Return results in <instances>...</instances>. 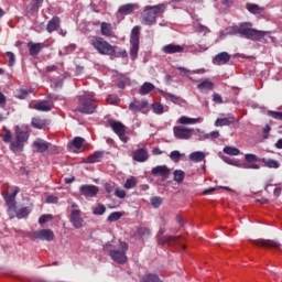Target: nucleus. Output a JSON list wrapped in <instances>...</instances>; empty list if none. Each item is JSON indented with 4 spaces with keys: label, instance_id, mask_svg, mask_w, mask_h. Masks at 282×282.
I'll return each mask as SVG.
<instances>
[{
    "label": "nucleus",
    "instance_id": "1",
    "mask_svg": "<svg viewBox=\"0 0 282 282\" xmlns=\"http://www.w3.org/2000/svg\"><path fill=\"white\" fill-rule=\"evenodd\" d=\"M19 193L20 187H14L12 194H7L4 196V202L8 207L7 213L10 219H15V217H18V219H24L25 217H28V215H30V209L28 207H22L21 209L18 210L17 197Z\"/></svg>",
    "mask_w": 282,
    "mask_h": 282
},
{
    "label": "nucleus",
    "instance_id": "2",
    "mask_svg": "<svg viewBox=\"0 0 282 282\" xmlns=\"http://www.w3.org/2000/svg\"><path fill=\"white\" fill-rule=\"evenodd\" d=\"M98 109V99L96 98V94L86 93L78 97L77 108L75 111H79L85 115L96 113Z\"/></svg>",
    "mask_w": 282,
    "mask_h": 282
},
{
    "label": "nucleus",
    "instance_id": "3",
    "mask_svg": "<svg viewBox=\"0 0 282 282\" xmlns=\"http://www.w3.org/2000/svg\"><path fill=\"white\" fill-rule=\"evenodd\" d=\"M30 140V131L19 126L15 127L13 138L10 142V150L13 153H21L25 149V144Z\"/></svg>",
    "mask_w": 282,
    "mask_h": 282
},
{
    "label": "nucleus",
    "instance_id": "4",
    "mask_svg": "<svg viewBox=\"0 0 282 282\" xmlns=\"http://www.w3.org/2000/svg\"><path fill=\"white\" fill-rule=\"evenodd\" d=\"M89 44L100 55L113 56L116 54L117 46L111 45L101 36H96V35L89 36Z\"/></svg>",
    "mask_w": 282,
    "mask_h": 282
},
{
    "label": "nucleus",
    "instance_id": "5",
    "mask_svg": "<svg viewBox=\"0 0 282 282\" xmlns=\"http://www.w3.org/2000/svg\"><path fill=\"white\" fill-rule=\"evenodd\" d=\"M166 9L165 4H158V6H147L143 10L141 23L143 25H152L156 21V17L163 13Z\"/></svg>",
    "mask_w": 282,
    "mask_h": 282
},
{
    "label": "nucleus",
    "instance_id": "6",
    "mask_svg": "<svg viewBox=\"0 0 282 282\" xmlns=\"http://www.w3.org/2000/svg\"><path fill=\"white\" fill-rule=\"evenodd\" d=\"M119 248L120 249H112L109 251V256L111 257V260L119 264L123 265L128 262V257H127V250H128V245L124 241L119 242Z\"/></svg>",
    "mask_w": 282,
    "mask_h": 282
},
{
    "label": "nucleus",
    "instance_id": "7",
    "mask_svg": "<svg viewBox=\"0 0 282 282\" xmlns=\"http://www.w3.org/2000/svg\"><path fill=\"white\" fill-rule=\"evenodd\" d=\"M68 219L72 226H74L77 230H80V228H83L85 219H83V212L80 210V208H78V205H72V210Z\"/></svg>",
    "mask_w": 282,
    "mask_h": 282
},
{
    "label": "nucleus",
    "instance_id": "8",
    "mask_svg": "<svg viewBox=\"0 0 282 282\" xmlns=\"http://www.w3.org/2000/svg\"><path fill=\"white\" fill-rule=\"evenodd\" d=\"M139 43H140V28L134 26L131 31V36H130V56L132 59H135L138 57V51H139Z\"/></svg>",
    "mask_w": 282,
    "mask_h": 282
},
{
    "label": "nucleus",
    "instance_id": "9",
    "mask_svg": "<svg viewBox=\"0 0 282 282\" xmlns=\"http://www.w3.org/2000/svg\"><path fill=\"white\" fill-rule=\"evenodd\" d=\"M31 239H40L41 241H54V231L52 229H40L29 234Z\"/></svg>",
    "mask_w": 282,
    "mask_h": 282
},
{
    "label": "nucleus",
    "instance_id": "10",
    "mask_svg": "<svg viewBox=\"0 0 282 282\" xmlns=\"http://www.w3.org/2000/svg\"><path fill=\"white\" fill-rule=\"evenodd\" d=\"M267 34H268V32H265V31H259V30L249 29V28H246V26L242 30V36L248 39V40H252V41H260Z\"/></svg>",
    "mask_w": 282,
    "mask_h": 282
},
{
    "label": "nucleus",
    "instance_id": "11",
    "mask_svg": "<svg viewBox=\"0 0 282 282\" xmlns=\"http://www.w3.org/2000/svg\"><path fill=\"white\" fill-rule=\"evenodd\" d=\"M173 132L175 138L180 140H188L192 138L194 133V129L186 128L184 126H176L173 128Z\"/></svg>",
    "mask_w": 282,
    "mask_h": 282
},
{
    "label": "nucleus",
    "instance_id": "12",
    "mask_svg": "<svg viewBox=\"0 0 282 282\" xmlns=\"http://www.w3.org/2000/svg\"><path fill=\"white\" fill-rule=\"evenodd\" d=\"M251 243H253V246H258L259 248H268L269 250H272V248L280 250V246H281L279 241L271 240V239L251 240Z\"/></svg>",
    "mask_w": 282,
    "mask_h": 282
},
{
    "label": "nucleus",
    "instance_id": "13",
    "mask_svg": "<svg viewBox=\"0 0 282 282\" xmlns=\"http://www.w3.org/2000/svg\"><path fill=\"white\" fill-rule=\"evenodd\" d=\"M99 188L96 185H82L79 187L80 195L84 197H96L98 195Z\"/></svg>",
    "mask_w": 282,
    "mask_h": 282
},
{
    "label": "nucleus",
    "instance_id": "14",
    "mask_svg": "<svg viewBox=\"0 0 282 282\" xmlns=\"http://www.w3.org/2000/svg\"><path fill=\"white\" fill-rule=\"evenodd\" d=\"M110 127L118 134L120 140L127 142V137L124 134L126 133L124 126L121 122L111 121Z\"/></svg>",
    "mask_w": 282,
    "mask_h": 282
},
{
    "label": "nucleus",
    "instance_id": "15",
    "mask_svg": "<svg viewBox=\"0 0 282 282\" xmlns=\"http://www.w3.org/2000/svg\"><path fill=\"white\" fill-rule=\"evenodd\" d=\"M151 173L154 177H163L166 180V177H169L170 170L166 165H158L152 169Z\"/></svg>",
    "mask_w": 282,
    "mask_h": 282
},
{
    "label": "nucleus",
    "instance_id": "16",
    "mask_svg": "<svg viewBox=\"0 0 282 282\" xmlns=\"http://www.w3.org/2000/svg\"><path fill=\"white\" fill-rule=\"evenodd\" d=\"M178 239H181L180 236H156L159 246H171L172 243H176Z\"/></svg>",
    "mask_w": 282,
    "mask_h": 282
},
{
    "label": "nucleus",
    "instance_id": "17",
    "mask_svg": "<svg viewBox=\"0 0 282 282\" xmlns=\"http://www.w3.org/2000/svg\"><path fill=\"white\" fill-rule=\"evenodd\" d=\"M26 47L29 48V54L33 57L39 55L41 53V50L45 47V44L43 43H34V42H29L26 44Z\"/></svg>",
    "mask_w": 282,
    "mask_h": 282
},
{
    "label": "nucleus",
    "instance_id": "18",
    "mask_svg": "<svg viewBox=\"0 0 282 282\" xmlns=\"http://www.w3.org/2000/svg\"><path fill=\"white\" fill-rule=\"evenodd\" d=\"M148 105H149V102L145 99H143V100H133L129 105V110H131L132 112H139L142 109L147 108Z\"/></svg>",
    "mask_w": 282,
    "mask_h": 282
},
{
    "label": "nucleus",
    "instance_id": "19",
    "mask_svg": "<svg viewBox=\"0 0 282 282\" xmlns=\"http://www.w3.org/2000/svg\"><path fill=\"white\" fill-rule=\"evenodd\" d=\"M138 9H139V4L138 3H128V4L121 6L118 9V13H120L121 15H129V14L133 13Z\"/></svg>",
    "mask_w": 282,
    "mask_h": 282
},
{
    "label": "nucleus",
    "instance_id": "20",
    "mask_svg": "<svg viewBox=\"0 0 282 282\" xmlns=\"http://www.w3.org/2000/svg\"><path fill=\"white\" fill-rule=\"evenodd\" d=\"M230 61V55L227 52H221L213 58L215 65H226Z\"/></svg>",
    "mask_w": 282,
    "mask_h": 282
},
{
    "label": "nucleus",
    "instance_id": "21",
    "mask_svg": "<svg viewBox=\"0 0 282 282\" xmlns=\"http://www.w3.org/2000/svg\"><path fill=\"white\" fill-rule=\"evenodd\" d=\"M242 31H245V26H240V28L232 26L227 29L226 31H223L219 37L224 40L228 35H236V34H241L242 36Z\"/></svg>",
    "mask_w": 282,
    "mask_h": 282
},
{
    "label": "nucleus",
    "instance_id": "22",
    "mask_svg": "<svg viewBox=\"0 0 282 282\" xmlns=\"http://www.w3.org/2000/svg\"><path fill=\"white\" fill-rule=\"evenodd\" d=\"M148 152L145 149L140 148L132 153V159L138 162H144L148 160Z\"/></svg>",
    "mask_w": 282,
    "mask_h": 282
},
{
    "label": "nucleus",
    "instance_id": "23",
    "mask_svg": "<svg viewBox=\"0 0 282 282\" xmlns=\"http://www.w3.org/2000/svg\"><path fill=\"white\" fill-rule=\"evenodd\" d=\"M184 51V47L181 45L175 44H169L162 47V52L165 54H175V53H182Z\"/></svg>",
    "mask_w": 282,
    "mask_h": 282
},
{
    "label": "nucleus",
    "instance_id": "24",
    "mask_svg": "<svg viewBox=\"0 0 282 282\" xmlns=\"http://www.w3.org/2000/svg\"><path fill=\"white\" fill-rule=\"evenodd\" d=\"M100 32L104 36L113 37V28L111 26V23L102 22Z\"/></svg>",
    "mask_w": 282,
    "mask_h": 282
},
{
    "label": "nucleus",
    "instance_id": "25",
    "mask_svg": "<svg viewBox=\"0 0 282 282\" xmlns=\"http://www.w3.org/2000/svg\"><path fill=\"white\" fill-rule=\"evenodd\" d=\"M61 26V18L54 17L48 21L46 30L48 33L56 31Z\"/></svg>",
    "mask_w": 282,
    "mask_h": 282
},
{
    "label": "nucleus",
    "instance_id": "26",
    "mask_svg": "<svg viewBox=\"0 0 282 282\" xmlns=\"http://www.w3.org/2000/svg\"><path fill=\"white\" fill-rule=\"evenodd\" d=\"M50 144L48 142L46 141H43V140H40V141H34L33 142V147L36 149L37 152L40 153H43L45 151H48L50 150Z\"/></svg>",
    "mask_w": 282,
    "mask_h": 282
},
{
    "label": "nucleus",
    "instance_id": "27",
    "mask_svg": "<svg viewBox=\"0 0 282 282\" xmlns=\"http://www.w3.org/2000/svg\"><path fill=\"white\" fill-rule=\"evenodd\" d=\"M235 117L234 116H230V117H227V118H218L216 121H215V126L216 127H224V126H230L235 122Z\"/></svg>",
    "mask_w": 282,
    "mask_h": 282
},
{
    "label": "nucleus",
    "instance_id": "28",
    "mask_svg": "<svg viewBox=\"0 0 282 282\" xmlns=\"http://www.w3.org/2000/svg\"><path fill=\"white\" fill-rule=\"evenodd\" d=\"M1 138L4 143H11L13 140V133L10 129H8L7 127H3Z\"/></svg>",
    "mask_w": 282,
    "mask_h": 282
},
{
    "label": "nucleus",
    "instance_id": "29",
    "mask_svg": "<svg viewBox=\"0 0 282 282\" xmlns=\"http://www.w3.org/2000/svg\"><path fill=\"white\" fill-rule=\"evenodd\" d=\"M198 90L202 93H207L214 89V84L209 80H204L197 86Z\"/></svg>",
    "mask_w": 282,
    "mask_h": 282
},
{
    "label": "nucleus",
    "instance_id": "30",
    "mask_svg": "<svg viewBox=\"0 0 282 282\" xmlns=\"http://www.w3.org/2000/svg\"><path fill=\"white\" fill-rule=\"evenodd\" d=\"M31 126L35 129H43L47 126V121L45 119H41L39 117L32 118Z\"/></svg>",
    "mask_w": 282,
    "mask_h": 282
},
{
    "label": "nucleus",
    "instance_id": "31",
    "mask_svg": "<svg viewBox=\"0 0 282 282\" xmlns=\"http://www.w3.org/2000/svg\"><path fill=\"white\" fill-rule=\"evenodd\" d=\"M247 10L252 14H262L264 9L254 3H247Z\"/></svg>",
    "mask_w": 282,
    "mask_h": 282
},
{
    "label": "nucleus",
    "instance_id": "32",
    "mask_svg": "<svg viewBox=\"0 0 282 282\" xmlns=\"http://www.w3.org/2000/svg\"><path fill=\"white\" fill-rule=\"evenodd\" d=\"M41 7H43V0H32L29 12L34 14L39 12V9H41Z\"/></svg>",
    "mask_w": 282,
    "mask_h": 282
},
{
    "label": "nucleus",
    "instance_id": "33",
    "mask_svg": "<svg viewBox=\"0 0 282 282\" xmlns=\"http://www.w3.org/2000/svg\"><path fill=\"white\" fill-rule=\"evenodd\" d=\"M260 161L263 162L267 167H270V169H279L280 167V163L273 159L262 158V159H260Z\"/></svg>",
    "mask_w": 282,
    "mask_h": 282
},
{
    "label": "nucleus",
    "instance_id": "34",
    "mask_svg": "<svg viewBox=\"0 0 282 282\" xmlns=\"http://www.w3.org/2000/svg\"><path fill=\"white\" fill-rule=\"evenodd\" d=\"M160 93H161V95H162L166 100H170V101H172V102H174V104H176V105L181 102V98L177 97V96H175V95H173V94H170V93H166V91H163V90H161Z\"/></svg>",
    "mask_w": 282,
    "mask_h": 282
},
{
    "label": "nucleus",
    "instance_id": "35",
    "mask_svg": "<svg viewBox=\"0 0 282 282\" xmlns=\"http://www.w3.org/2000/svg\"><path fill=\"white\" fill-rule=\"evenodd\" d=\"M199 120H200V118H188V117L182 116L177 120V122L182 123V124H194V123L199 122Z\"/></svg>",
    "mask_w": 282,
    "mask_h": 282
},
{
    "label": "nucleus",
    "instance_id": "36",
    "mask_svg": "<svg viewBox=\"0 0 282 282\" xmlns=\"http://www.w3.org/2000/svg\"><path fill=\"white\" fill-rule=\"evenodd\" d=\"M177 69L181 72V73H184L191 80L195 82L194 78L187 74L192 73V74H204L205 73V69L204 68H200V69H196V70H188L187 68L185 67H177Z\"/></svg>",
    "mask_w": 282,
    "mask_h": 282
},
{
    "label": "nucleus",
    "instance_id": "37",
    "mask_svg": "<svg viewBox=\"0 0 282 282\" xmlns=\"http://www.w3.org/2000/svg\"><path fill=\"white\" fill-rule=\"evenodd\" d=\"M154 88H155V87H154L153 84H151V83H144V84L141 86V88L139 89V94L142 95V96H143V95H147V94L151 93Z\"/></svg>",
    "mask_w": 282,
    "mask_h": 282
},
{
    "label": "nucleus",
    "instance_id": "38",
    "mask_svg": "<svg viewBox=\"0 0 282 282\" xmlns=\"http://www.w3.org/2000/svg\"><path fill=\"white\" fill-rule=\"evenodd\" d=\"M34 109L39 111H50L52 110V105H48L47 101H41L34 105Z\"/></svg>",
    "mask_w": 282,
    "mask_h": 282
},
{
    "label": "nucleus",
    "instance_id": "39",
    "mask_svg": "<svg viewBox=\"0 0 282 282\" xmlns=\"http://www.w3.org/2000/svg\"><path fill=\"white\" fill-rule=\"evenodd\" d=\"M205 159V153L200 151H196L189 154V160L193 162H200Z\"/></svg>",
    "mask_w": 282,
    "mask_h": 282
},
{
    "label": "nucleus",
    "instance_id": "40",
    "mask_svg": "<svg viewBox=\"0 0 282 282\" xmlns=\"http://www.w3.org/2000/svg\"><path fill=\"white\" fill-rule=\"evenodd\" d=\"M174 182L177 184H182L184 182L185 173L182 170H175L174 173Z\"/></svg>",
    "mask_w": 282,
    "mask_h": 282
},
{
    "label": "nucleus",
    "instance_id": "41",
    "mask_svg": "<svg viewBox=\"0 0 282 282\" xmlns=\"http://www.w3.org/2000/svg\"><path fill=\"white\" fill-rule=\"evenodd\" d=\"M142 282H162L156 274H147L142 278Z\"/></svg>",
    "mask_w": 282,
    "mask_h": 282
},
{
    "label": "nucleus",
    "instance_id": "42",
    "mask_svg": "<svg viewBox=\"0 0 282 282\" xmlns=\"http://www.w3.org/2000/svg\"><path fill=\"white\" fill-rule=\"evenodd\" d=\"M105 213H107V207L100 203L93 209V215H105Z\"/></svg>",
    "mask_w": 282,
    "mask_h": 282
},
{
    "label": "nucleus",
    "instance_id": "43",
    "mask_svg": "<svg viewBox=\"0 0 282 282\" xmlns=\"http://www.w3.org/2000/svg\"><path fill=\"white\" fill-rule=\"evenodd\" d=\"M224 152L229 155H238L240 150L235 147H225Z\"/></svg>",
    "mask_w": 282,
    "mask_h": 282
},
{
    "label": "nucleus",
    "instance_id": "44",
    "mask_svg": "<svg viewBox=\"0 0 282 282\" xmlns=\"http://www.w3.org/2000/svg\"><path fill=\"white\" fill-rule=\"evenodd\" d=\"M154 113L156 115H162L164 112V107L162 104H159V102H154L151 105Z\"/></svg>",
    "mask_w": 282,
    "mask_h": 282
},
{
    "label": "nucleus",
    "instance_id": "45",
    "mask_svg": "<svg viewBox=\"0 0 282 282\" xmlns=\"http://www.w3.org/2000/svg\"><path fill=\"white\" fill-rule=\"evenodd\" d=\"M101 156H102V153L95 152L94 154H91L90 156L87 158V162L88 163H96L100 160Z\"/></svg>",
    "mask_w": 282,
    "mask_h": 282
},
{
    "label": "nucleus",
    "instance_id": "46",
    "mask_svg": "<svg viewBox=\"0 0 282 282\" xmlns=\"http://www.w3.org/2000/svg\"><path fill=\"white\" fill-rule=\"evenodd\" d=\"M122 214L120 212H113L108 216V221L113 223V221H118L119 219H121Z\"/></svg>",
    "mask_w": 282,
    "mask_h": 282
},
{
    "label": "nucleus",
    "instance_id": "47",
    "mask_svg": "<svg viewBox=\"0 0 282 282\" xmlns=\"http://www.w3.org/2000/svg\"><path fill=\"white\" fill-rule=\"evenodd\" d=\"M83 143H85V139H83L80 137H76L72 141L73 147H75L76 149H82Z\"/></svg>",
    "mask_w": 282,
    "mask_h": 282
},
{
    "label": "nucleus",
    "instance_id": "48",
    "mask_svg": "<svg viewBox=\"0 0 282 282\" xmlns=\"http://www.w3.org/2000/svg\"><path fill=\"white\" fill-rule=\"evenodd\" d=\"M150 203L153 208H160V206L162 205V198L160 196L151 197Z\"/></svg>",
    "mask_w": 282,
    "mask_h": 282
},
{
    "label": "nucleus",
    "instance_id": "49",
    "mask_svg": "<svg viewBox=\"0 0 282 282\" xmlns=\"http://www.w3.org/2000/svg\"><path fill=\"white\" fill-rule=\"evenodd\" d=\"M137 232H138V235H140V237H150V235H151L150 229L147 227L138 228Z\"/></svg>",
    "mask_w": 282,
    "mask_h": 282
},
{
    "label": "nucleus",
    "instance_id": "50",
    "mask_svg": "<svg viewBox=\"0 0 282 282\" xmlns=\"http://www.w3.org/2000/svg\"><path fill=\"white\" fill-rule=\"evenodd\" d=\"M137 186V181L134 177L128 178L124 183V188H134Z\"/></svg>",
    "mask_w": 282,
    "mask_h": 282
},
{
    "label": "nucleus",
    "instance_id": "51",
    "mask_svg": "<svg viewBox=\"0 0 282 282\" xmlns=\"http://www.w3.org/2000/svg\"><path fill=\"white\" fill-rule=\"evenodd\" d=\"M245 160L248 162V163H256L258 161V156L256 154H252V153H247L245 155Z\"/></svg>",
    "mask_w": 282,
    "mask_h": 282
},
{
    "label": "nucleus",
    "instance_id": "52",
    "mask_svg": "<svg viewBox=\"0 0 282 282\" xmlns=\"http://www.w3.org/2000/svg\"><path fill=\"white\" fill-rule=\"evenodd\" d=\"M6 56L9 58V66H14L15 64V54L13 52H7Z\"/></svg>",
    "mask_w": 282,
    "mask_h": 282
},
{
    "label": "nucleus",
    "instance_id": "53",
    "mask_svg": "<svg viewBox=\"0 0 282 282\" xmlns=\"http://www.w3.org/2000/svg\"><path fill=\"white\" fill-rule=\"evenodd\" d=\"M170 158L174 162H178L181 160V153L180 151L175 150L170 153Z\"/></svg>",
    "mask_w": 282,
    "mask_h": 282
},
{
    "label": "nucleus",
    "instance_id": "54",
    "mask_svg": "<svg viewBox=\"0 0 282 282\" xmlns=\"http://www.w3.org/2000/svg\"><path fill=\"white\" fill-rule=\"evenodd\" d=\"M115 195H116V197H118L119 199H124V197H126V192H124V189L116 188V189H115Z\"/></svg>",
    "mask_w": 282,
    "mask_h": 282
},
{
    "label": "nucleus",
    "instance_id": "55",
    "mask_svg": "<svg viewBox=\"0 0 282 282\" xmlns=\"http://www.w3.org/2000/svg\"><path fill=\"white\" fill-rule=\"evenodd\" d=\"M50 219H53L52 215H42L39 218V224H47V221H50Z\"/></svg>",
    "mask_w": 282,
    "mask_h": 282
},
{
    "label": "nucleus",
    "instance_id": "56",
    "mask_svg": "<svg viewBox=\"0 0 282 282\" xmlns=\"http://www.w3.org/2000/svg\"><path fill=\"white\" fill-rule=\"evenodd\" d=\"M219 135L220 134L218 131H213L210 133L205 134L203 138L204 139H217V138H219Z\"/></svg>",
    "mask_w": 282,
    "mask_h": 282
},
{
    "label": "nucleus",
    "instance_id": "57",
    "mask_svg": "<svg viewBox=\"0 0 282 282\" xmlns=\"http://www.w3.org/2000/svg\"><path fill=\"white\" fill-rule=\"evenodd\" d=\"M269 115L274 118V119H278V120H282V112H279V111H270Z\"/></svg>",
    "mask_w": 282,
    "mask_h": 282
},
{
    "label": "nucleus",
    "instance_id": "58",
    "mask_svg": "<svg viewBox=\"0 0 282 282\" xmlns=\"http://www.w3.org/2000/svg\"><path fill=\"white\" fill-rule=\"evenodd\" d=\"M19 93H20L19 98L24 99L28 97L30 93H32V90L21 89Z\"/></svg>",
    "mask_w": 282,
    "mask_h": 282
},
{
    "label": "nucleus",
    "instance_id": "59",
    "mask_svg": "<svg viewBox=\"0 0 282 282\" xmlns=\"http://www.w3.org/2000/svg\"><path fill=\"white\" fill-rule=\"evenodd\" d=\"M47 204H58V197L56 196H48L46 198Z\"/></svg>",
    "mask_w": 282,
    "mask_h": 282
},
{
    "label": "nucleus",
    "instance_id": "60",
    "mask_svg": "<svg viewBox=\"0 0 282 282\" xmlns=\"http://www.w3.org/2000/svg\"><path fill=\"white\" fill-rule=\"evenodd\" d=\"M213 100L216 102V104H223V98L219 94L215 93L213 95Z\"/></svg>",
    "mask_w": 282,
    "mask_h": 282
},
{
    "label": "nucleus",
    "instance_id": "61",
    "mask_svg": "<svg viewBox=\"0 0 282 282\" xmlns=\"http://www.w3.org/2000/svg\"><path fill=\"white\" fill-rule=\"evenodd\" d=\"M271 131V127L270 124H267L264 128H263V138L264 139H268L269 138V132Z\"/></svg>",
    "mask_w": 282,
    "mask_h": 282
},
{
    "label": "nucleus",
    "instance_id": "62",
    "mask_svg": "<svg viewBox=\"0 0 282 282\" xmlns=\"http://www.w3.org/2000/svg\"><path fill=\"white\" fill-rule=\"evenodd\" d=\"M57 69H58V66L51 65V66H46L45 72L46 73H52V72H56Z\"/></svg>",
    "mask_w": 282,
    "mask_h": 282
},
{
    "label": "nucleus",
    "instance_id": "63",
    "mask_svg": "<svg viewBox=\"0 0 282 282\" xmlns=\"http://www.w3.org/2000/svg\"><path fill=\"white\" fill-rule=\"evenodd\" d=\"M105 191L106 193H113L115 189V186L112 184H106L105 185Z\"/></svg>",
    "mask_w": 282,
    "mask_h": 282
},
{
    "label": "nucleus",
    "instance_id": "64",
    "mask_svg": "<svg viewBox=\"0 0 282 282\" xmlns=\"http://www.w3.org/2000/svg\"><path fill=\"white\" fill-rule=\"evenodd\" d=\"M246 167L247 169H253V170L258 171L260 169V165L256 164V162H254V163L246 165Z\"/></svg>",
    "mask_w": 282,
    "mask_h": 282
}]
</instances>
